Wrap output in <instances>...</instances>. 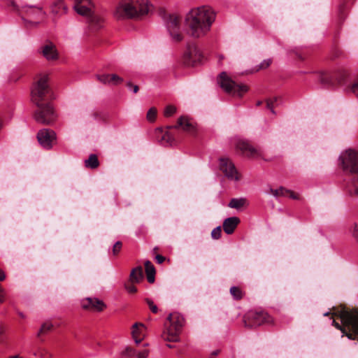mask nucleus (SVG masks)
<instances>
[{"mask_svg": "<svg viewBox=\"0 0 358 358\" xmlns=\"http://www.w3.org/2000/svg\"><path fill=\"white\" fill-rule=\"evenodd\" d=\"M215 19V13L208 7L192 9L186 17V23L193 37L204 36L210 29Z\"/></svg>", "mask_w": 358, "mask_h": 358, "instance_id": "obj_1", "label": "nucleus"}, {"mask_svg": "<svg viewBox=\"0 0 358 358\" xmlns=\"http://www.w3.org/2000/svg\"><path fill=\"white\" fill-rule=\"evenodd\" d=\"M341 321V324L333 320L332 324L349 339H358V308L350 309L345 306L334 309L332 313Z\"/></svg>", "mask_w": 358, "mask_h": 358, "instance_id": "obj_2", "label": "nucleus"}, {"mask_svg": "<svg viewBox=\"0 0 358 358\" xmlns=\"http://www.w3.org/2000/svg\"><path fill=\"white\" fill-rule=\"evenodd\" d=\"M148 0H121L114 12L117 20L138 19L148 13Z\"/></svg>", "mask_w": 358, "mask_h": 358, "instance_id": "obj_3", "label": "nucleus"}, {"mask_svg": "<svg viewBox=\"0 0 358 358\" xmlns=\"http://www.w3.org/2000/svg\"><path fill=\"white\" fill-rule=\"evenodd\" d=\"M342 163L343 169L349 170L353 176L348 186V193L352 196H358V153L352 149L346 150Z\"/></svg>", "mask_w": 358, "mask_h": 358, "instance_id": "obj_4", "label": "nucleus"}, {"mask_svg": "<svg viewBox=\"0 0 358 358\" xmlns=\"http://www.w3.org/2000/svg\"><path fill=\"white\" fill-rule=\"evenodd\" d=\"M48 81V75H41L31 89V99L36 106L50 102L51 90Z\"/></svg>", "mask_w": 358, "mask_h": 358, "instance_id": "obj_5", "label": "nucleus"}, {"mask_svg": "<svg viewBox=\"0 0 358 358\" xmlns=\"http://www.w3.org/2000/svg\"><path fill=\"white\" fill-rule=\"evenodd\" d=\"M167 319L170 324L163 331L162 336L166 341L178 342L180 341L179 335L185 324V319L178 313H171Z\"/></svg>", "mask_w": 358, "mask_h": 358, "instance_id": "obj_6", "label": "nucleus"}, {"mask_svg": "<svg viewBox=\"0 0 358 358\" xmlns=\"http://www.w3.org/2000/svg\"><path fill=\"white\" fill-rule=\"evenodd\" d=\"M219 83L225 92L238 97L243 96L249 90L246 85L237 84L234 82L226 72L220 74Z\"/></svg>", "mask_w": 358, "mask_h": 358, "instance_id": "obj_7", "label": "nucleus"}, {"mask_svg": "<svg viewBox=\"0 0 358 358\" xmlns=\"http://www.w3.org/2000/svg\"><path fill=\"white\" fill-rule=\"evenodd\" d=\"M243 322L245 327L253 328L262 324H271L273 320L264 310H251L244 315Z\"/></svg>", "mask_w": 358, "mask_h": 358, "instance_id": "obj_8", "label": "nucleus"}, {"mask_svg": "<svg viewBox=\"0 0 358 358\" xmlns=\"http://www.w3.org/2000/svg\"><path fill=\"white\" fill-rule=\"evenodd\" d=\"M37 109L34 113V120L41 124H51L57 119V115L55 109L50 102L36 106Z\"/></svg>", "mask_w": 358, "mask_h": 358, "instance_id": "obj_9", "label": "nucleus"}, {"mask_svg": "<svg viewBox=\"0 0 358 358\" xmlns=\"http://www.w3.org/2000/svg\"><path fill=\"white\" fill-rule=\"evenodd\" d=\"M20 14L25 22L32 24H38L45 16V13L41 7L32 6H23Z\"/></svg>", "mask_w": 358, "mask_h": 358, "instance_id": "obj_10", "label": "nucleus"}, {"mask_svg": "<svg viewBox=\"0 0 358 358\" xmlns=\"http://www.w3.org/2000/svg\"><path fill=\"white\" fill-rule=\"evenodd\" d=\"M202 57L199 48L194 45H189L183 55L182 63L187 66H194L201 62Z\"/></svg>", "mask_w": 358, "mask_h": 358, "instance_id": "obj_11", "label": "nucleus"}, {"mask_svg": "<svg viewBox=\"0 0 358 358\" xmlns=\"http://www.w3.org/2000/svg\"><path fill=\"white\" fill-rule=\"evenodd\" d=\"M180 17L173 14L169 15L166 19V24L173 41L180 42L182 40V36L180 31Z\"/></svg>", "mask_w": 358, "mask_h": 358, "instance_id": "obj_12", "label": "nucleus"}, {"mask_svg": "<svg viewBox=\"0 0 358 358\" xmlns=\"http://www.w3.org/2000/svg\"><path fill=\"white\" fill-rule=\"evenodd\" d=\"M220 169L229 180H239L240 176L231 159L227 157L220 159Z\"/></svg>", "mask_w": 358, "mask_h": 358, "instance_id": "obj_13", "label": "nucleus"}, {"mask_svg": "<svg viewBox=\"0 0 358 358\" xmlns=\"http://www.w3.org/2000/svg\"><path fill=\"white\" fill-rule=\"evenodd\" d=\"M37 139L43 148L50 150L52 148L53 143L56 141V133L52 129H43L38 132Z\"/></svg>", "mask_w": 358, "mask_h": 358, "instance_id": "obj_14", "label": "nucleus"}, {"mask_svg": "<svg viewBox=\"0 0 358 358\" xmlns=\"http://www.w3.org/2000/svg\"><path fill=\"white\" fill-rule=\"evenodd\" d=\"M83 309L91 312H101L106 306L102 300L97 298L87 297L81 301Z\"/></svg>", "mask_w": 358, "mask_h": 358, "instance_id": "obj_15", "label": "nucleus"}, {"mask_svg": "<svg viewBox=\"0 0 358 358\" xmlns=\"http://www.w3.org/2000/svg\"><path fill=\"white\" fill-rule=\"evenodd\" d=\"M38 52L48 61H55L59 59V52L57 47L50 41H47L41 45Z\"/></svg>", "mask_w": 358, "mask_h": 358, "instance_id": "obj_16", "label": "nucleus"}, {"mask_svg": "<svg viewBox=\"0 0 358 358\" xmlns=\"http://www.w3.org/2000/svg\"><path fill=\"white\" fill-rule=\"evenodd\" d=\"M236 148L250 157H261L265 161H269V159H266L263 157L262 151L259 149L254 148L249 142L246 141H238L236 144Z\"/></svg>", "mask_w": 358, "mask_h": 358, "instance_id": "obj_17", "label": "nucleus"}, {"mask_svg": "<svg viewBox=\"0 0 358 358\" xmlns=\"http://www.w3.org/2000/svg\"><path fill=\"white\" fill-rule=\"evenodd\" d=\"M74 3L75 11L83 16L90 15L92 13L94 4L92 0H72Z\"/></svg>", "mask_w": 358, "mask_h": 358, "instance_id": "obj_18", "label": "nucleus"}, {"mask_svg": "<svg viewBox=\"0 0 358 358\" xmlns=\"http://www.w3.org/2000/svg\"><path fill=\"white\" fill-rule=\"evenodd\" d=\"M157 140L164 145H172L175 143V138L169 131H164L162 128H157L155 131Z\"/></svg>", "mask_w": 358, "mask_h": 358, "instance_id": "obj_19", "label": "nucleus"}, {"mask_svg": "<svg viewBox=\"0 0 358 358\" xmlns=\"http://www.w3.org/2000/svg\"><path fill=\"white\" fill-rule=\"evenodd\" d=\"M87 17H88V24L91 30L98 31L103 27L104 19L102 16L91 13Z\"/></svg>", "mask_w": 358, "mask_h": 358, "instance_id": "obj_20", "label": "nucleus"}, {"mask_svg": "<svg viewBox=\"0 0 358 358\" xmlns=\"http://www.w3.org/2000/svg\"><path fill=\"white\" fill-rule=\"evenodd\" d=\"M239 222L240 219L238 217H231L225 219L222 224L224 231L227 234H233Z\"/></svg>", "mask_w": 358, "mask_h": 358, "instance_id": "obj_21", "label": "nucleus"}, {"mask_svg": "<svg viewBox=\"0 0 358 358\" xmlns=\"http://www.w3.org/2000/svg\"><path fill=\"white\" fill-rule=\"evenodd\" d=\"M270 192L275 197L288 196L292 199H295V200L299 199V196L297 194H296L295 192H294L292 190L285 189L283 187H280L276 189H270Z\"/></svg>", "mask_w": 358, "mask_h": 358, "instance_id": "obj_22", "label": "nucleus"}, {"mask_svg": "<svg viewBox=\"0 0 358 358\" xmlns=\"http://www.w3.org/2000/svg\"><path fill=\"white\" fill-rule=\"evenodd\" d=\"M144 324L142 323H135L132 326L131 335L136 344H139L144 338V334L142 331Z\"/></svg>", "mask_w": 358, "mask_h": 358, "instance_id": "obj_23", "label": "nucleus"}, {"mask_svg": "<svg viewBox=\"0 0 358 358\" xmlns=\"http://www.w3.org/2000/svg\"><path fill=\"white\" fill-rule=\"evenodd\" d=\"M178 127H182L183 131L191 134H194L196 131L194 125L192 124L186 117H180L178 118Z\"/></svg>", "mask_w": 358, "mask_h": 358, "instance_id": "obj_24", "label": "nucleus"}, {"mask_svg": "<svg viewBox=\"0 0 358 358\" xmlns=\"http://www.w3.org/2000/svg\"><path fill=\"white\" fill-rule=\"evenodd\" d=\"M143 279V272L142 266H139L134 268L129 275V282L131 284L139 283Z\"/></svg>", "mask_w": 358, "mask_h": 358, "instance_id": "obj_25", "label": "nucleus"}, {"mask_svg": "<svg viewBox=\"0 0 358 358\" xmlns=\"http://www.w3.org/2000/svg\"><path fill=\"white\" fill-rule=\"evenodd\" d=\"M144 265L148 282L152 284L155 280V268L152 262L149 260L145 261Z\"/></svg>", "mask_w": 358, "mask_h": 358, "instance_id": "obj_26", "label": "nucleus"}, {"mask_svg": "<svg viewBox=\"0 0 358 358\" xmlns=\"http://www.w3.org/2000/svg\"><path fill=\"white\" fill-rule=\"evenodd\" d=\"M67 7L63 0H57L52 6V13L55 15H61L66 13Z\"/></svg>", "mask_w": 358, "mask_h": 358, "instance_id": "obj_27", "label": "nucleus"}, {"mask_svg": "<svg viewBox=\"0 0 358 358\" xmlns=\"http://www.w3.org/2000/svg\"><path fill=\"white\" fill-rule=\"evenodd\" d=\"M99 166V162L95 154H91L87 159L85 160V166L87 169H95Z\"/></svg>", "mask_w": 358, "mask_h": 358, "instance_id": "obj_28", "label": "nucleus"}, {"mask_svg": "<svg viewBox=\"0 0 358 358\" xmlns=\"http://www.w3.org/2000/svg\"><path fill=\"white\" fill-rule=\"evenodd\" d=\"M246 203H247V200L245 198H240V199L234 198V199H231V201H229V203L228 204V206L229 208L238 210V209L241 208L242 207H243L246 204Z\"/></svg>", "mask_w": 358, "mask_h": 358, "instance_id": "obj_29", "label": "nucleus"}, {"mask_svg": "<svg viewBox=\"0 0 358 358\" xmlns=\"http://www.w3.org/2000/svg\"><path fill=\"white\" fill-rule=\"evenodd\" d=\"M230 294L235 300H241L245 296V292L240 287L233 286L230 288Z\"/></svg>", "mask_w": 358, "mask_h": 358, "instance_id": "obj_30", "label": "nucleus"}, {"mask_svg": "<svg viewBox=\"0 0 358 358\" xmlns=\"http://www.w3.org/2000/svg\"><path fill=\"white\" fill-rule=\"evenodd\" d=\"M52 327H53V325L52 324V323H50L49 322H46L43 323L41 325V327L39 329V331L38 332L37 336L38 337H40L41 335L47 334L48 332L51 331Z\"/></svg>", "mask_w": 358, "mask_h": 358, "instance_id": "obj_31", "label": "nucleus"}, {"mask_svg": "<svg viewBox=\"0 0 358 358\" xmlns=\"http://www.w3.org/2000/svg\"><path fill=\"white\" fill-rule=\"evenodd\" d=\"M136 355V350L131 347L127 346L121 352V356L125 358H132Z\"/></svg>", "mask_w": 358, "mask_h": 358, "instance_id": "obj_32", "label": "nucleus"}, {"mask_svg": "<svg viewBox=\"0 0 358 358\" xmlns=\"http://www.w3.org/2000/svg\"><path fill=\"white\" fill-rule=\"evenodd\" d=\"M272 63V59H264L260 64H259L258 66H257L252 71L251 73H253V72H257L262 69H267Z\"/></svg>", "mask_w": 358, "mask_h": 358, "instance_id": "obj_33", "label": "nucleus"}, {"mask_svg": "<svg viewBox=\"0 0 358 358\" xmlns=\"http://www.w3.org/2000/svg\"><path fill=\"white\" fill-rule=\"evenodd\" d=\"M157 117V109L155 107L150 108L146 115L147 120L150 122H153L155 121Z\"/></svg>", "mask_w": 358, "mask_h": 358, "instance_id": "obj_34", "label": "nucleus"}, {"mask_svg": "<svg viewBox=\"0 0 358 358\" xmlns=\"http://www.w3.org/2000/svg\"><path fill=\"white\" fill-rule=\"evenodd\" d=\"M96 79L104 85H110V74L96 75Z\"/></svg>", "mask_w": 358, "mask_h": 358, "instance_id": "obj_35", "label": "nucleus"}, {"mask_svg": "<svg viewBox=\"0 0 358 358\" xmlns=\"http://www.w3.org/2000/svg\"><path fill=\"white\" fill-rule=\"evenodd\" d=\"M110 83L113 85H118L123 82V79L116 74H110Z\"/></svg>", "mask_w": 358, "mask_h": 358, "instance_id": "obj_36", "label": "nucleus"}, {"mask_svg": "<svg viewBox=\"0 0 358 358\" xmlns=\"http://www.w3.org/2000/svg\"><path fill=\"white\" fill-rule=\"evenodd\" d=\"M145 301L147 303V304L148 305L149 308L150 309L152 313H158V308L155 304V303L153 302V301L152 299H150L149 298H146L145 299Z\"/></svg>", "mask_w": 358, "mask_h": 358, "instance_id": "obj_37", "label": "nucleus"}, {"mask_svg": "<svg viewBox=\"0 0 358 358\" xmlns=\"http://www.w3.org/2000/svg\"><path fill=\"white\" fill-rule=\"evenodd\" d=\"M278 98L274 97L273 99H268L266 100V108L271 110L273 114H275L273 109V104L277 101Z\"/></svg>", "mask_w": 358, "mask_h": 358, "instance_id": "obj_38", "label": "nucleus"}, {"mask_svg": "<svg viewBox=\"0 0 358 358\" xmlns=\"http://www.w3.org/2000/svg\"><path fill=\"white\" fill-rule=\"evenodd\" d=\"M176 111V108L173 106H168L166 107L164 110V116L166 117H171L172 116Z\"/></svg>", "mask_w": 358, "mask_h": 358, "instance_id": "obj_39", "label": "nucleus"}, {"mask_svg": "<svg viewBox=\"0 0 358 358\" xmlns=\"http://www.w3.org/2000/svg\"><path fill=\"white\" fill-rule=\"evenodd\" d=\"M221 235L222 229L220 226H218L216 228H215L211 232V236L213 239H219L221 237Z\"/></svg>", "mask_w": 358, "mask_h": 358, "instance_id": "obj_40", "label": "nucleus"}, {"mask_svg": "<svg viewBox=\"0 0 358 358\" xmlns=\"http://www.w3.org/2000/svg\"><path fill=\"white\" fill-rule=\"evenodd\" d=\"M122 247V243L121 241H117L113 247V253L114 255H117L120 252Z\"/></svg>", "mask_w": 358, "mask_h": 358, "instance_id": "obj_41", "label": "nucleus"}, {"mask_svg": "<svg viewBox=\"0 0 358 358\" xmlns=\"http://www.w3.org/2000/svg\"><path fill=\"white\" fill-rule=\"evenodd\" d=\"M125 288L129 293L134 294L137 292V288L134 285L126 284Z\"/></svg>", "mask_w": 358, "mask_h": 358, "instance_id": "obj_42", "label": "nucleus"}, {"mask_svg": "<svg viewBox=\"0 0 358 358\" xmlns=\"http://www.w3.org/2000/svg\"><path fill=\"white\" fill-rule=\"evenodd\" d=\"M149 355V350H144L141 352H139L138 354L136 355L138 358H147Z\"/></svg>", "mask_w": 358, "mask_h": 358, "instance_id": "obj_43", "label": "nucleus"}, {"mask_svg": "<svg viewBox=\"0 0 358 358\" xmlns=\"http://www.w3.org/2000/svg\"><path fill=\"white\" fill-rule=\"evenodd\" d=\"M127 86L130 89V90H132L134 93H137L139 88H138V86L136 85H134L131 82H128L127 83Z\"/></svg>", "mask_w": 358, "mask_h": 358, "instance_id": "obj_44", "label": "nucleus"}, {"mask_svg": "<svg viewBox=\"0 0 358 358\" xmlns=\"http://www.w3.org/2000/svg\"><path fill=\"white\" fill-rule=\"evenodd\" d=\"M352 92L355 94L357 96H358V79L356 82H355L351 87Z\"/></svg>", "mask_w": 358, "mask_h": 358, "instance_id": "obj_45", "label": "nucleus"}, {"mask_svg": "<svg viewBox=\"0 0 358 358\" xmlns=\"http://www.w3.org/2000/svg\"><path fill=\"white\" fill-rule=\"evenodd\" d=\"M165 259L166 258L161 255H157L155 256V260L158 264H162L165 261Z\"/></svg>", "mask_w": 358, "mask_h": 358, "instance_id": "obj_46", "label": "nucleus"}, {"mask_svg": "<svg viewBox=\"0 0 358 358\" xmlns=\"http://www.w3.org/2000/svg\"><path fill=\"white\" fill-rule=\"evenodd\" d=\"M353 236L358 241V226L357 224H354Z\"/></svg>", "mask_w": 358, "mask_h": 358, "instance_id": "obj_47", "label": "nucleus"}, {"mask_svg": "<svg viewBox=\"0 0 358 358\" xmlns=\"http://www.w3.org/2000/svg\"><path fill=\"white\" fill-rule=\"evenodd\" d=\"M5 293L4 289L1 286H0V303H3L4 301Z\"/></svg>", "mask_w": 358, "mask_h": 358, "instance_id": "obj_48", "label": "nucleus"}, {"mask_svg": "<svg viewBox=\"0 0 358 358\" xmlns=\"http://www.w3.org/2000/svg\"><path fill=\"white\" fill-rule=\"evenodd\" d=\"M4 329L3 327L0 326V344L3 342V334H4Z\"/></svg>", "mask_w": 358, "mask_h": 358, "instance_id": "obj_49", "label": "nucleus"}, {"mask_svg": "<svg viewBox=\"0 0 358 358\" xmlns=\"http://www.w3.org/2000/svg\"><path fill=\"white\" fill-rule=\"evenodd\" d=\"M6 276L4 272L0 269V281L4 280Z\"/></svg>", "mask_w": 358, "mask_h": 358, "instance_id": "obj_50", "label": "nucleus"}, {"mask_svg": "<svg viewBox=\"0 0 358 358\" xmlns=\"http://www.w3.org/2000/svg\"><path fill=\"white\" fill-rule=\"evenodd\" d=\"M220 352V350H215L212 352L211 356H217V355H219Z\"/></svg>", "mask_w": 358, "mask_h": 358, "instance_id": "obj_51", "label": "nucleus"}, {"mask_svg": "<svg viewBox=\"0 0 358 358\" xmlns=\"http://www.w3.org/2000/svg\"><path fill=\"white\" fill-rule=\"evenodd\" d=\"M178 124H177L176 125H174V126H168L166 127V129H178Z\"/></svg>", "mask_w": 358, "mask_h": 358, "instance_id": "obj_52", "label": "nucleus"}, {"mask_svg": "<svg viewBox=\"0 0 358 358\" xmlns=\"http://www.w3.org/2000/svg\"><path fill=\"white\" fill-rule=\"evenodd\" d=\"M262 104V101H258L257 103H256V106H259Z\"/></svg>", "mask_w": 358, "mask_h": 358, "instance_id": "obj_53", "label": "nucleus"}, {"mask_svg": "<svg viewBox=\"0 0 358 358\" xmlns=\"http://www.w3.org/2000/svg\"><path fill=\"white\" fill-rule=\"evenodd\" d=\"M166 346H167L168 348H174V345H171V344H166Z\"/></svg>", "mask_w": 358, "mask_h": 358, "instance_id": "obj_54", "label": "nucleus"}, {"mask_svg": "<svg viewBox=\"0 0 358 358\" xmlns=\"http://www.w3.org/2000/svg\"><path fill=\"white\" fill-rule=\"evenodd\" d=\"M19 315L22 317V318H24V315L22 313H19Z\"/></svg>", "mask_w": 358, "mask_h": 358, "instance_id": "obj_55", "label": "nucleus"}, {"mask_svg": "<svg viewBox=\"0 0 358 358\" xmlns=\"http://www.w3.org/2000/svg\"><path fill=\"white\" fill-rule=\"evenodd\" d=\"M329 315V312L324 313V316H327V315Z\"/></svg>", "mask_w": 358, "mask_h": 358, "instance_id": "obj_56", "label": "nucleus"}, {"mask_svg": "<svg viewBox=\"0 0 358 358\" xmlns=\"http://www.w3.org/2000/svg\"><path fill=\"white\" fill-rule=\"evenodd\" d=\"M1 128H2V123H1V122L0 121V130L1 129Z\"/></svg>", "mask_w": 358, "mask_h": 358, "instance_id": "obj_57", "label": "nucleus"}, {"mask_svg": "<svg viewBox=\"0 0 358 358\" xmlns=\"http://www.w3.org/2000/svg\"><path fill=\"white\" fill-rule=\"evenodd\" d=\"M157 248H155L153 250H154V252H155V251H157Z\"/></svg>", "mask_w": 358, "mask_h": 358, "instance_id": "obj_58", "label": "nucleus"}, {"mask_svg": "<svg viewBox=\"0 0 358 358\" xmlns=\"http://www.w3.org/2000/svg\"><path fill=\"white\" fill-rule=\"evenodd\" d=\"M210 358H213V357H210Z\"/></svg>", "mask_w": 358, "mask_h": 358, "instance_id": "obj_59", "label": "nucleus"}]
</instances>
